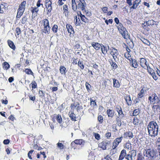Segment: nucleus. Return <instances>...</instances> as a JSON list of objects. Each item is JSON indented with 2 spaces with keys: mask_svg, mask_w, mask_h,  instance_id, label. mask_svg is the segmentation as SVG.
Here are the masks:
<instances>
[{
  "mask_svg": "<svg viewBox=\"0 0 160 160\" xmlns=\"http://www.w3.org/2000/svg\"><path fill=\"white\" fill-rule=\"evenodd\" d=\"M27 18L26 16H25L24 17H23L22 18V21H21L22 23V24H25L27 20Z\"/></svg>",
  "mask_w": 160,
  "mask_h": 160,
  "instance_id": "nucleus-55",
  "label": "nucleus"
},
{
  "mask_svg": "<svg viewBox=\"0 0 160 160\" xmlns=\"http://www.w3.org/2000/svg\"><path fill=\"white\" fill-rule=\"evenodd\" d=\"M147 128L148 135L152 137H155L158 135V126L156 122L154 121L150 122Z\"/></svg>",
  "mask_w": 160,
  "mask_h": 160,
  "instance_id": "nucleus-1",
  "label": "nucleus"
},
{
  "mask_svg": "<svg viewBox=\"0 0 160 160\" xmlns=\"http://www.w3.org/2000/svg\"><path fill=\"white\" fill-rule=\"evenodd\" d=\"M116 121L117 125L119 126H121L122 125V123L120 118L118 117L116 119Z\"/></svg>",
  "mask_w": 160,
  "mask_h": 160,
  "instance_id": "nucleus-42",
  "label": "nucleus"
},
{
  "mask_svg": "<svg viewBox=\"0 0 160 160\" xmlns=\"http://www.w3.org/2000/svg\"><path fill=\"white\" fill-rule=\"evenodd\" d=\"M75 17V19H76V22H75V24L77 25H79L80 22L79 17H78V18L77 16H76Z\"/></svg>",
  "mask_w": 160,
  "mask_h": 160,
  "instance_id": "nucleus-40",
  "label": "nucleus"
},
{
  "mask_svg": "<svg viewBox=\"0 0 160 160\" xmlns=\"http://www.w3.org/2000/svg\"><path fill=\"white\" fill-rule=\"evenodd\" d=\"M57 147L60 149H62L64 148L63 145L61 143L58 142L57 144Z\"/></svg>",
  "mask_w": 160,
  "mask_h": 160,
  "instance_id": "nucleus-39",
  "label": "nucleus"
},
{
  "mask_svg": "<svg viewBox=\"0 0 160 160\" xmlns=\"http://www.w3.org/2000/svg\"><path fill=\"white\" fill-rule=\"evenodd\" d=\"M94 135L96 139L97 140L100 139V136L99 134L95 132L94 133Z\"/></svg>",
  "mask_w": 160,
  "mask_h": 160,
  "instance_id": "nucleus-52",
  "label": "nucleus"
},
{
  "mask_svg": "<svg viewBox=\"0 0 160 160\" xmlns=\"http://www.w3.org/2000/svg\"><path fill=\"white\" fill-rule=\"evenodd\" d=\"M23 13L22 12H20L18 11V12L16 16V18H19L22 15Z\"/></svg>",
  "mask_w": 160,
  "mask_h": 160,
  "instance_id": "nucleus-59",
  "label": "nucleus"
},
{
  "mask_svg": "<svg viewBox=\"0 0 160 160\" xmlns=\"http://www.w3.org/2000/svg\"><path fill=\"white\" fill-rule=\"evenodd\" d=\"M148 71L149 73L150 74V75H152V73L153 72H154L153 70L150 67H149V68H147Z\"/></svg>",
  "mask_w": 160,
  "mask_h": 160,
  "instance_id": "nucleus-58",
  "label": "nucleus"
},
{
  "mask_svg": "<svg viewBox=\"0 0 160 160\" xmlns=\"http://www.w3.org/2000/svg\"><path fill=\"white\" fill-rule=\"evenodd\" d=\"M124 99L127 102V104L128 106H131L132 103V101L131 99L130 95H127L124 97Z\"/></svg>",
  "mask_w": 160,
  "mask_h": 160,
  "instance_id": "nucleus-14",
  "label": "nucleus"
},
{
  "mask_svg": "<svg viewBox=\"0 0 160 160\" xmlns=\"http://www.w3.org/2000/svg\"><path fill=\"white\" fill-rule=\"evenodd\" d=\"M117 111L118 113V115L120 118H122L124 117V114L123 113L122 108L120 106H118L116 108Z\"/></svg>",
  "mask_w": 160,
  "mask_h": 160,
  "instance_id": "nucleus-13",
  "label": "nucleus"
},
{
  "mask_svg": "<svg viewBox=\"0 0 160 160\" xmlns=\"http://www.w3.org/2000/svg\"><path fill=\"white\" fill-rule=\"evenodd\" d=\"M159 99V97H158L155 93H152L151 96L148 97V100L150 101V103L153 104H157Z\"/></svg>",
  "mask_w": 160,
  "mask_h": 160,
  "instance_id": "nucleus-5",
  "label": "nucleus"
},
{
  "mask_svg": "<svg viewBox=\"0 0 160 160\" xmlns=\"http://www.w3.org/2000/svg\"><path fill=\"white\" fill-rule=\"evenodd\" d=\"M109 143L103 141L99 144V146L102 148L103 150H105L106 149V146Z\"/></svg>",
  "mask_w": 160,
  "mask_h": 160,
  "instance_id": "nucleus-17",
  "label": "nucleus"
},
{
  "mask_svg": "<svg viewBox=\"0 0 160 160\" xmlns=\"http://www.w3.org/2000/svg\"><path fill=\"white\" fill-rule=\"evenodd\" d=\"M140 112V110L139 109H137L134 110L132 113L133 116H136L138 115Z\"/></svg>",
  "mask_w": 160,
  "mask_h": 160,
  "instance_id": "nucleus-38",
  "label": "nucleus"
},
{
  "mask_svg": "<svg viewBox=\"0 0 160 160\" xmlns=\"http://www.w3.org/2000/svg\"><path fill=\"white\" fill-rule=\"evenodd\" d=\"M25 73L28 74H32L33 72L30 69H26L25 70Z\"/></svg>",
  "mask_w": 160,
  "mask_h": 160,
  "instance_id": "nucleus-45",
  "label": "nucleus"
},
{
  "mask_svg": "<svg viewBox=\"0 0 160 160\" xmlns=\"http://www.w3.org/2000/svg\"><path fill=\"white\" fill-rule=\"evenodd\" d=\"M112 80L113 87L115 88H119L120 87V84L119 81L115 78H113Z\"/></svg>",
  "mask_w": 160,
  "mask_h": 160,
  "instance_id": "nucleus-16",
  "label": "nucleus"
},
{
  "mask_svg": "<svg viewBox=\"0 0 160 160\" xmlns=\"http://www.w3.org/2000/svg\"><path fill=\"white\" fill-rule=\"evenodd\" d=\"M4 6L2 4L0 5V13H2L4 12V10L5 9L4 8Z\"/></svg>",
  "mask_w": 160,
  "mask_h": 160,
  "instance_id": "nucleus-46",
  "label": "nucleus"
},
{
  "mask_svg": "<svg viewBox=\"0 0 160 160\" xmlns=\"http://www.w3.org/2000/svg\"><path fill=\"white\" fill-rule=\"evenodd\" d=\"M63 10L64 11V13H65V15L66 16V14H68V6L66 5H64L63 6Z\"/></svg>",
  "mask_w": 160,
  "mask_h": 160,
  "instance_id": "nucleus-36",
  "label": "nucleus"
},
{
  "mask_svg": "<svg viewBox=\"0 0 160 160\" xmlns=\"http://www.w3.org/2000/svg\"><path fill=\"white\" fill-rule=\"evenodd\" d=\"M86 88L88 91L90 90V88L91 87V85L89 84L88 82H86L85 83Z\"/></svg>",
  "mask_w": 160,
  "mask_h": 160,
  "instance_id": "nucleus-60",
  "label": "nucleus"
},
{
  "mask_svg": "<svg viewBox=\"0 0 160 160\" xmlns=\"http://www.w3.org/2000/svg\"><path fill=\"white\" fill-rule=\"evenodd\" d=\"M124 158L126 160H134L131 154L129 153L127 154L126 150L123 149L121 152L118 160H122Z\"/></svg>",
  "mask_w": 160,
  "mask_h": 160,
  "instance_id": "nucleus-3",
  "label": "nucleus"
},
{
  "mask_svg": "<svg viewBox=\"0 0 160 160\" xmlns=\"http://www.w3.org/2000/svg\"><path fill=\"white\" fill-rule=\"evenodd\" d=\"M56 120L59 123H61L62 122V119L61 115H58L56 117Z\"/></svg>",
  "mask_w": 160,
  "mask_h": 160,
  "instance_id": "nucleus-37",
  "label": "nucleus"
},
{
  "mask_svg": "<svg viewBox=\"0 0 160 160\" xmlns=\"http://www.w3.org/2000/svg\"><path fill=\"white\" fill-rule=\"evenodd\" d=\"M98 120L100 123H102L103 122V117L101 115H99L98 117Z\"/></svg>",
  "mask_w": 160,
  "mask_h": 160,
  "instance_id": "nucleus-48",
  "label": "nucleus"
},
{
  "mask_svg": "<svg viewBox=\"0 0 160 160\" xmlns=\"http://www.w3.org/2000/svg\"><path fill=\"white\" fill-rule=\"evenodd\" d=\"M101 48L102 53L105 55L107 53L108 50L109 49V47L108 45L105 46L103 44H101Z\"/></svg>",
  "mask_w": 160,
  "mask_h": 160,
  "instance_id": "nucleus-10",
  "label": "nucleus"
},
{
  "mask_svg": "<svg viewBox=\"0 0 160 160\" xmlns=\"http://www.w3.org/2000/svg\"><path fill=\"white\" fill-rule=\"evenodd\" d=\"M78 4L77 7L78 9H80L83 12H86V7L87 4L85 1L83 2H79V1L77 2Z\"/></svg>",
  "mask_w": 160,
  "mask_h": 160,
  "instance_id": "nucleus-7",
  "label": "nucleus"
},
{
  "mask_svg": "<svg viewBox=\"0 0 160 160\" xmlns=\"http://www.w3.org/2000/svg\"><path fill=\"white\" fill-rule=\"evenodd\" d=\"M79 13L80 14V16L81 20L83 22H86V21L87 20V19H86V18L85 17V16L84 15H82V14H81V12L80 11H79V12L78 11V12H77V13H78V15H79Z\"/></svg>",
  "mask_w": 160,
  "mask_h": 160,
  "instance_id": "nucleus-27",
  "label": "nucleus"
},
{
  "mask_svg": "<svg viewBox=\"0 0 160 160\" xmlns=\"http://www.w3.org/2000/svg\"><path fill=\"white\" fill-rule=\"evenodd\" d=\"M3 68L4 69L7 70L8 69L10 68V65L7 62H5L3 63Z\"/></svg>",
  "mask_w": 160,
  "mask_h": 160,
  "instance_id": "nucleus-35",
  "label": "nucleus"
},
{
  "mask_svg": "<svg viewBox=\"0 0 160 160\" xmlns=\"http://www.w3.org/2000/svg\"><path fill=\"white\" fill-rule=\"evenodd\" d=\"M132 66L134 68H137L138 65L136 60L135 59H132Z\"/></svg>",
  "mask_w": 160,
  "mask_h": 160,
  "instance_id": "nucleus-25",
  "label": "nucleus"
},
{
  "mask_svg": "<svg viewBox=\"0 0 160 160\" xmlns=\"http://www.w3.org/2000/svg\"><path fill=\"white\" fill-rule=\"evenodd\" d=\"M131 144L129 142H127L126 144L125 148L129 149L131 148Z\"/></svg>",
  "mask_w": 160,
  "mask_h": 160,
  "instance_id": "nucleus-61",
  "label": "nucleus"
},
{
  "mask_svg": "<svg viewBox=\"0 0 160 160\" xmlns=\"http://www.w3.org/2000/svg\"><path fill=\"white\" fill-rule=\"evenodd\" d=\"M156 145L157 147H160V138L157 139Z\"/></svg>",
  "mask_w": 160,
  "mask_h": 160,
  "instance_id": "nucleus-54",
  "label": "nucleus"
},
{
  "mask_svg": "<svg viewBox=\"0 0 160 160\" xmlns=\"http://www.w3.org/2000/svg\"><path fill=\"white\" fill-rule=\"evenodd\" d=\"M90 104L93 107H94L97 105L96 102L95 101L93 100L92 98H90Z\"/></svg>",
  "mask_w": 160,
  "mask_h": 160,
  "instance_id": "nucleus-44",
  "label": "nucleus"
},
{
  "mask_svg": "<svg viewBox=\"0 0 160 160\" xmlns=\"http://www.w3.org/2000/svg\"><path fill=\"white\" fill-rule=\"evenodd\" d=\"M9 142L10 141L8 139L4 140L3 142L4 144L6 145L8 144L9 143Z\"/></svg>",
  "mask_w": 160,
  "mask_h": 160,
  "instance_id": "nucleus-63",
  "label": "nucleus"
},
{
  "mask_svg": "<svg viewBox=\"0 0 160 160\" xmlns=\"http://www.w3.org/2000/svg\"><path fill=\"white\" fill-rule=\"evenodd\" d=\"M126 2L129 6H131L132 4V1L131 0H126Z\"/></svg>",
  "mask_w": 160,
  "mask_h": 160,
  "instance_id": "nucleus-64",
  "label": "nucleus"
},
{
  "mask_svg": "<svg viewBox=\"0 0 160 160\" xmlns=\"http://www.w3.org/2000/svg\"><path fill=\"white\" fill-rule=\"evenodd\" d=\"M126 134L127 136L130 138H132L133 136V133L131 132H127Z\"/></svg>",
  "mask_w": 160,
  "mask_h": 160,
  "instance_id": "nucleus-49",
  "label": "nucleus"
},
{
  "mask_svg": "<svg viewBox=\"0 0 160 160\" xmlns=\"http://www.w3.org/2000/svg\"><path fill=\"white\" fill-rule=\"evenodd\" d=\"M43 28L42 30V33H44L49 34L50 33V27L49 26V23L48 20L45 19L43 20Z\"/></svg>",
  "mask_w": 160,
  "mask_h": 160,
  "instance_id": "nucleus-4",
  "label": "nucleus"
},
{
  "mask_svg": "<svg viewBox=\"0 0 160 160\" xmlns=\"http://www.w3.org/2000/svg\"><path fill=\"white\" fill-rule=\"evenodd\" d=\"M151 75L152 76L153 79H154L155 80H156L158 79V77L157 76L155 72H152Z\"/></svg>",
  "mask_w": 160,
  "mask_h": 160,
  "instance_id": "nucleus-50",
  "label": "nucleus"
},
{
  "mask_svg": "<svg viewBox=\"0 0 160 160\" xmlns=\"http://www.w3.org/2000/svg\"><path fill=\"white\" fill-rule=\"evenodd\" d=\"M137 160H144V157L139 153L137 156Z\"/></svg>",
  "mask_w": 160,
  "mask_h": 160,
  "instance_id": "nucleus-47",
  "label": "nucleus"
},
{
  "mask_svg": "<svg viewBox=\"0 0 160 160\" xmlns=\"http://www.w3.org/2000/svg\"><path fill=\"white\" fill-rule=\"evenodd\" d=\"M32 88H35L37 87V83L34 81H32L31 83Z\"/></svg>",
  "mask_w": 160,
  "mask_h": 160,
  "instance_id": "nucleus-43",
  "label": "nucleus"
},
{
  "mask_svg": "<svg viewBox=\"0 0 160 160\" xmlns=\"http://www.w3.org/2000/svg\"><path fill=\"white\" fill-rule=\"evenodd\" d=\"M91 45L96 50H98L101 46V44H100L98 42H93L91 43Z\"/></svg>",
  "mask_w": 160,
  "mask_h": 160,
  "instance_id": "nucleus-15",
  "label": "nucleus"
},
{
  "mask_svg": "<svg viewBox=\"0 0 160 160\" xmlns=\"http://www.w3.org/2000/svg\"><path fill=\"white\" fill-rule=\"evenodd\" d=\"M74 141L76 144L79 145H83L84 143V141L82 139H76Z\"/></svg>",
  "mask_w": 160,
  "mask_h": 160,
  "instance_id": "nucleus-24",
  "label": "nucleus"
},
{
  "mask_svg": "<svg viewBox=\"0 0 160 160\" xmlns=\"http://www.w3.org/2000/svg\"><path fill=\"white\" fill-rule=\"evenodd\" d=\"M58 28V27L57 25L54 24L52 28V32L54 33H57V32Z\"/></svg>",
  "mask_w": 160,
  "mask_h": 160,
  "instance_id": "nucleus-30",
  "label": "nucleus"
},
{
  "mask_svg": "<svg viewBox=\"0 0 160 160\" xmlns=\"http://www.w3.org/2000/svg\"><path fill=\"white\" fill-rule=\"evenodd\" d=\"M118 28L123 38H126V35L127 33L126 29L123 27L122 24L121 23H120L119 25L118 26Z\"/></svg>",
  "mask_w": 160,
  "mask_h": 160,
  "instance_id": "nucleus-6",
  "label": "nucleus"
},
{
  "mask_svg": "<svg viewBox=\"0 0 160 160\" xmlns=\"http://www.w3.org/2000/svg\"><path fill=\"white\" fill-rule=\"evenodd\" d=\"M141 2V0H136L134 1L133 2L132 6L130 7V9H136Z\"/></svg>",
  "mask_w": 160,
  "mask_h": 160,
  "instance_id": "nucleus-11",
  "label": "nucleus"
},
{
  "mask_svg": "<svg viewBox=\"0 0 160 160\" xmlns=\"http://www.w3.org/2000/svg\"><path fill=\"white\" fill-rule=\"evenodd\" d=\"M16 32L17 33V35H18L21 33V31L20 29L19 28L17 27L16 29Z\"/></svg>",
  "mask_w": 160,
  "mask_h": 160,
  "instance_id": "nucleus-51",
  "label": "nucleus"
},
{
  "mask_svg": "<svg viewBox=\"0 0 160 160\" xmlns=\"http://www.w3.org/2000/svg\"><path fill=\"white\" fill-rule=\"evenodd\" d=\"M78 65L82 69H83L84 68V66L83 63L80 61H79L78 62Z\"/></svg>",
  "mask_w": 160,
  "mask_h": 160,
  "instance_id": "nucleus-53",
  "label": "nucleus"
},
{
  "mask_svg": "<svg viewBox=\"0 0 160 160\" xmlns=\"http://www.w3.org/2000/svg\"><path fill=\"white\" fill-rule=\"evenodd\" d=\"M110 50H111L110 54L112 55L114 60L116 61V59L117 58V56L119 54L118 50L114 48H111Z\"/></svg>",
  "mask_w": 160,
  "mask_h": 160,
  "instance_id": "nucleus-8",
  "label": "nucleus"
},
{
  "mask_svg": "<svg viewBox=\"0 0 160 160\" xmlns=\"http://www.w3.org/2000/svg\"><path fill=\"white\" fill-rule=\"evenodd\" d=\"M39 9L38 7H34L33 9L32 10V12L35 15L34 17L36 16Z\"/></svg>",
  "mask_w": 160,
  "mask_h": 160,
  "instance_id": "nucleus-29",
  "label": "nucleus"
},
{
  "mask_svg": "<svg viewBox=\"0 0 160 160\" xmlns=\"http://www.w3.org/2000/svg\"><path fill=\"white\" fill-rule=\"evenodd\" d=\"M45 93L44 92H43L42 91L40 90L39 92V95L40 97H43L44 96Z\"/></svg>",
  "mask_w": 160,
  "mask_h": 160,
  "instance_id": "nucleus-57",
  "label": "nucleus"
},
{
  "mask_svg": "<svg viewBox=\"0 0 160 160\" xmlns=\"http://www.w3.org/2000/svg\"><path fill=\"white\" fill-rule=\"evenodd\" d=\"M66 28L68 33H70V35L73 36L74 33V32L72 26L70 24H67L66 25Z\"/></svg>",
  "mask_w": 160,
  "mask_h": 160,
  "instance_id": "nucleus-12",
  "label": "nucleus"
},
{
  "mask_svg": "<svg viewBox=\"0 0 160 160\" xmlns=\"http://www.w3.org/2000/svg\"><path fill=\"white\" fill-rule=\"evenodd\" d=\"M133 123L134 125H138V124L139 120L137 117H135L133 120Z\"/></svg>",
  "mask_w": 160,
  "mask_h": 160,
  "instance_id": "nucleus-41",
  "label": "nucleus"
},
{
  "mask_svg": "<svg viewBox=\"0 0 160 160\" xmlns=\"http://www.w3.org/2000/svg\"><path fill=\"white\" fill-rule=\"evenodd\" d=\"M155 22L154 21L152 20H151L146 22V25L148 26H150V25H152L155 24Z\"/></svg>",
  "mask_w": 160,
  "mask_h": 160,
  "instance_id": "nucleus-31",
  "label": "nucleus"
},
{
  "mask_svg": "<svg viewBox=\"0 0 160 160\" xmlns=\"http://www.w3.org/2000/svg\"><path fill=\"white\" fill-rule=\"evenodd\" d=\"M145 64H146V60L144 58H140V65L142 67L146 69V68H145Z\"/></svg>",
  "mask_w": 160,
  "mask_h": 160,
  "instance_id": "nucleus-22",
  "label": "nucleus"
},
{
  "mask_svg": "<svg viewBox=\"0 0 160 160\" xmlns=\"http://www.w3.org/2000/svg\"><path fill=\"white\" fill-rule=\"evenodd\" d=\"M133 158L135 157L137 154L136 151L134 150H132L129 152Z\"/></svg>",
  "mask_w": 160,
  "mask_h": 160,
  "instance_id": "nucleus-33",
  "label": "nucleus"
},
{
  "mask_svg": "<svg viewBox=\"0 0 160 160\" xmlns=\"http://www.w3.org/2000/svg\"><path fill=\"white\" fill-rule=\"evenodd\" d=\"M7 42L10 47L13 50H15L16 49V47L13 42L10 40H8Z\"/></svg>",
  "mask_w": 160,
  "mask_h": 160,
  "instance_id": "nucleus-19",
  "label": "nucleus"
},
{
  "mask_svg": "<svg viewBox=\"0 0 160 160\" xmlns=\"http://www.w3.org/2000/svg\"><path fill=\"white\" fill-rule=\"evenodd\" d=\"M69 115L70 117L71 118V119L73 121H76V117L75 115L73 112H72L70 114V112L69 113Z\"/></svg>",
  "mask_w": 160,
  "mask_h": 160,
  "instance_id": "nucleus-26",
  "label": "nucleus"
},
{
  "mask_svg": "<svg viewBox=\"0 0 160 160\" xmlns=\"http://www.w3.org/2000/svg\"><path fill=\"white\" fill-rule=\"evenodd\" d=\"M144 156L151 159H153L155 157V153L153 149H145L143 152Z\"/></svg>",
  "mask_w": 160,
  "mask_h": 160,
  "instance_id": "nucleus-2",
  "label": "nucleus"
},
{
  "mask_svg": "<svg viewBox=\"0 0 160 160\" xmlns=\"http://www.w3.org/2000/svg\"><path fill=\"white\" fill-rule=\"evenodd\" d=\"M72 10L74 11H76L78 8V7L75 0H72Z\"/></svg>",
  "mask_w": 160,
  "mask_h": 160,
  "instance_id": "nucleus-21",
  "label": "nucleus"
},
{
  "mask_svg": "<svg viewBox=\"0 0 160 160\" xmlns=\"http://www.w3.org/2000/svg\"><path fill=\"white\" fill-rule=\"evenodd\" d=\"M123 138L122 137L117 138L114 141L113 143V149H114L118 146L119 144L121 142Z\"/></svg>",
  "mask_w": 160,
  "mask_h": 160,
  "instance_id": "nucleus-9",
  "label": "nucleus"
},
{
  "mask_svg": "<svg viewBox=\"0 0 160 160\" xmlns=\"http://www.w3.org/2000/svg\"><path fill=\"white\" fill-rule=\"evenodd\" d=\"M140 39L144 44H147L148 46L150 45V42L148 40L143 38L142 37H141L140 38Z\"/></svg>",
  "mask_w": 160,
  "mask_h": 160,
  "instance_id": "nucleus-20",
  "label": "nucleus"
},
{
  "mask_svg": "<svg viewBox=\"0 0 160 160\" xmlns=\"http://www.w3.org/2000/svg\"><path fill=\"white\" fill-rule=\"evenodd\" d=\"M52 2H50V3H47L45 5V6L47 9H48L49 8L52 7Z\"/></svg>",
  "mask_w": 160,
  "mask_h": 160,
  "instance_id": "nucleus-62",
  "label": "nucleus"
},
{
  "mask_svg": "<svg viewBox=\"0 0 160 160\" xmlns=\"http://www.w3.org/2000/svg\"><path fill=\"white\" fill-rule=\"evenodd\" d=\"M26 3V1H24L21 3V4L19 6L18 9H24L25 8V5Z\"/></svg>",
  "mask_w": 160,
  "mask_h": 160,
  "instance_id": "nucleus-34",
  "label": "nucleus"
},
{
  "mask_svg": "<svg viewBox=\"0 0 160 160\" xmlns=\"http://www.w3.org/2000/svg\"><path fill=\"white\" fill-rule=\"evenodd\" d=\"M107 114L109 117L112 118L114 114V112L113 110L108 109L107 111Z\"/></svg>",
  "mask_w": 160,
  "mask_h": 160,
  "instance_id": "nucleus-18",
  "label": "nucleus"
},
{
  "mask_svg": "<svg viewBox=\"0 0 160 160\" xmlns=\"http://www.w3.org/2000/svg\"><path fill=\"white\" fill-rule=\"evenodd\" d=\"M112 67L113 69H115L118 68V65L114 62H112Z\"/></svg>",
  "mask_w": 160,
  "mask_h": 160,
  "instance_id": "nucleus-56",
  "label": "nucleus"
},
{
  "mask_svg": "<svg viewBox=\"0 0 160 160\" xmlns=\"http://www.w3.org/2000/svg\"><path fill=\"white\" fill-rule=\"evenodd\" d=\"M60 72L62 74H65L66 73V68L63 66H60Z\"/></svg>",
  "mask_w": 160,
  "mask_h": 160,
  "instance_id": "nucleus-28",
  "label": "nucleus"
},
{
  "mask_svg": "<svg viewBox=\"0 0 160 160\" xmlns=\"http://www.w3.org/2000/svg\"><path fill=\"white\" fill-rule=\"evenodd\" d=\"M146 91L145 88H143L141 90L140 92L138 94L137 97L138 98H141L143 96V94L144 91Z\"/></svg>",
  "mask_w": 160,
  "mask_h": 160,
  "instance_id": "nucleus-23",
  "label": "nucleus"
},
{
  "mask_svg": "<svg viewBox=\"0 0 160 160\" xmlns=\"http://www.w3.org/2000/svg\"><path fill=\"white\" fill-rule=\"evenodd\" d=\"M158 109H160V105H153L152 107V110L155 112L156 110H157Z\"/></svg>",
  "mask_w": 160,
  "mask_h": 160,
  "instance_id": "nucleus-32",
  "label": "nucleus"
}]
</instances>
